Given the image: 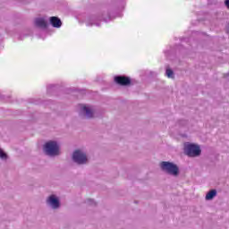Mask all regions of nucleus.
Instances as JSON below:
<instances>
[{
    "instance_id": "nucleus-1",
    "label": "nucleus",
    "mask_w": 229,
    "mask_h": 229,
    "mask_svg": "<svg viewBox=\"0 0 229 229\" xmlns=\"http://www.w3.org/2000/svg\"><path fill=\"white\" fill-rule=\"evenodd\" d=\"M44 151L49 157H56L60 155V145L56 141L50 140L45 144Z\"/></svg>"
},
{
    "instance_id": "nucleus-14",
    "label": "nucleus",
    "mask_w": 229,
    "mask_h": 229,
    "mask_svg": "<svg viewBox=\"0 0 229 229\" xmlns=\"http://www.w3.org/2000/svg\"><path fill=\"white\" fill-rule=\"evenodd\" d=\"M225 4L229 9V0H225Z\"/></svg>"
},
{
    "instance_id": "nucleus-3",
    "label": "nucleus",
    "mask_w": 229,
    "mask_h": 229,
    "mask_svg": "<svg viewBox=\"0 0 229 229\" xmlns=\"http://www.w3.org/2000/svg\"><path fill=\"white\" fill-rule=\"evenodd\" d=\"M184 153L188 157H199L201 155V148L199 145L192 143L184 144Z\"/></svg>"
},
{
    "instance_id": "nucleus-9",
    "label": "nucleus",
    "mask_w": 229,
    "mask_h": 229,
    "mask_svg": "<svg viewBox=\"0 0 229 229\" xmlns=\"http://www.w3.org/2000/svg\"><path fill=\"white\" fill-rule=\"evenodd\" d=\"M50 24H52V26L54 28H61L62 21H60V19H58V17L53 16L50 18Z\"/></svg>"
},
{
    "instance_id": "nucleus-12",
    "label": "nucleus",
    "mask_w": 229,
    "mask_h": 229,
    "mask_svg": "<svg viewBox=\"0 0 229 229\" xmlns=\"http://www.w3.org/2000/svg\"><path fill=\"white\" fill-rule=\"evenodd\" d=\"M0 158L2 160H6V158H8V155H6V153H4L3 148H0Z\"/></svg>"
},
{
    "instance_id": "nucleus-13",
    "label": "nucleus",
    "mask_w": 229,
    "mask_h": 229,
    "mask_svg": "<svg viewBox=\"0 0 229 229\" xmlns=\"http://www.w3.org/2000/svg\"><path fill=\"white\" fill-rule=\"evenodd\" d=\"M88 203L89 205H96V202H94V200H92V199H88Z\"/></svg>"
},
{
    "instance_id": "nucleus-10",
    "label": "nucleus",
    "mask_w": 229,
    "mask_h": 229,
    "mask_svg": "<svg viewBox=\"0 0 229 229\" xmlns=\"http://www.w3.org/2000/svg\"><path fill=\"white\" fill-rule=\"evenodd\" d=\"M216 196H217V191L211 190L207 193L206 199H207V201H210V199H214V198H216Z\"/></svg>"
},
{
    "instance_id": "nucleus-6",
    "label": "nucleus",
    "mask_w": 229,
    "mask_h": 229,
    "mask_svg": "<svg viewBox=\"0 0 229 229\" xmlns=\"http://www.w3.org/2000/svg\"><path fill=\"white\" fill-rule=\"evenodd\" d=\"M47 202L52 208H58V207H60V199H58V197L55 195H51Z\"/></svg>"
},
{
    "instance_id": "nucleus-8",
    "label": "nucleus",
    "mask_w": 229,
    "mask_h": 229,
    "mask_svg": "<svg viewBox=\"0 0 229 229\" xmlns=\"http://www.w3.org/2000/svg\"><path fill=\"white\" fill-rule=\"evenodd\" d=\"M35 25L38 26V28H47V21L44 18H36Z\"/></svg>"
},
{
    "instance_id": "nucleus-2",
    "label": "nucleus",
    "mask_w": 229,
    "mask_h": 229,
    "mask_svg": "<svg viewBox=\"0 0 229 229\" xmlns=\"http://www.w3.org/2000/svg\"><path fill=\"white\" fill-rule=\"evenodd\" d=\"M160 168L162 169V171H165V173H167L172 176H178L180 173V169L178 168V165L171 162H165V161L161 162Z\"/></svg>"
},
{
    "instance_id": "nucleus-7",
    "label": "nucleus",
    "mask_w": 229,
    "mask_h": 229,
    "mask_svg": "<svg viewBox=\"0 0 229 229\" xmlns=\"http://www.w3.org/2000/svg\"><path fill=\"white\" fill-rule=\"evenodd\" d=\"M114 81L118 83V85H130L131 83V81H130V78L124 77V76H116L114 77Z\"/></svg>"
},
{
    "instance_id": "nucleus-4",
    "label": "nucleus",
    "mask_w": 229,
    "mask_h": 229,
    "mask_svg": "<svg viewBox=\"0 0 229 229\" xmlns=\"http://www.w3.org/2000/svg\"><path fill=\"white\" fill-rule=\"evenodd\" d=\"M72 160L75 164H79L80 165L83 164H87L89 162V158L87 157V154L81 150H75L72 154Z\"/></svg>"
},
{
    "instance_id": "nucleus-5",
    "label": "nucleus",
    "mask_w": 229,
    "mask_h": 229,
    "mask_svg": "<svg viewBox=\"0 0 229 229\" xmlns=\"http://www.w3.org/2000/svg\"><path fill=\"white\" fill-rule=\"evenodd\" d=\"M79 108L81 114H84L88 119L94 117V108L89 105L80 104Z\"/></svg>"
},
{
    "instance_id": "nucleus-11",
    "label": "nucleus",
    "mask_w": 229,
    "mask_h": 229,
    "mask_svg": "<svg viewBox=\"0 0 229 229\" xmlns=\"http://www.w3.org/2000/svg\"><path fill=\"white\" fill-rule=\"evenodd\" d=\"M165 74L167 78H174V72L171 69H166Z\"/></svg>"
}]
</instances>
